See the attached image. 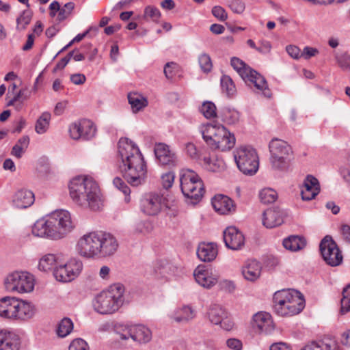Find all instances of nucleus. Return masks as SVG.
<instances>
[{
	"label": "nucleus",
	"mask_w": 350,
	"mask_h": 350,
	"mask_svg": "<svg viewBox=\"0 0 350 350\" xmlns=\"http://www.w3.org/2000/svg\"><path fill=\"white\" fill-rule=\"evenodd\" d=\"M120 169L124 178L132 186H139L145 182L147 167L139 148L128 138H120L118 142Z\"/></svg>",
	"instance_id": "obj_1"
},
{
	"label": "nucleus",
	"mask_w": 350,
	"mask_h": 350,
	"mask_svg": "<svg viewBox=\"0 0 350 350\" xmlns=\"http://www.w3.org/2000/svg\"><path fill=\"white\" fill-rule=\"evenodd\" d=\"M118 248L116 238L104 231H94L83 234L76 245L78 254L88 259H100L113 256Z\"/></svg>",
	"instance_id": "obj_2"
},
{
	"label": "nucleus",
	"mask_w": 350,
	"mask_h": 350,
	"mask_svg": "<svg viewBox=\"0 0 350 350\" xmlns=\"http://www.w3.org/2000/svg\"><path fill=\"white\" fill-rule=\"evenodd\" d=\"M70 196L79 206L98 211L103 206L100 188L95 180L89 176H78L69 184Z\"/></svg>",
	"instance_id": "obj_3"
},
{
	"label": "nucleus",
	"mask_w": 350,
	"mask_h": 350,
	"mask_svg": "<svg viewBox=\"0 0 350 350\" xmlns=\"http://www.w3.org/2000/svg\"><path fill=\"white\" fill-rule=\"evenodd\" d=\"M198 129L202 139L212 150L228 151L235 145L236 139L234 134L221 124H203Z\"/></svg>",
	"instance_id": "obj_4"
},
{
	"label": "nucleus",
	"mask_w": 350,
	"mask_h": 350,
	"mask_svg": "<svg viewBox=\"0 0 350 350\" xmlns=\"http://www.w3.org/2000/svg\"><path fill=\"white\" fill-rule=\"evenodd\" d=\"M273 301L275 312L282 317L297 314L305 306L304 296L295 289H283L275 292Z\"/></svg>",
	"instance_id": "obj_5"
},
{
	"label": "nucleus",
	"mask_w": 350,
	"mask_h": 350,
	"mask_svg": "<svg viewBox=\"0 0 350 350\" xmlns=\"http://www.w3.org/2000/svg\"><path fill=\"white\" fill-rule=\"evenodd\" d=\"M124 287L122 284L110 286L107 291L101 292L93 300L94 310L101 314L116 312L124 303Z\"/></svg>",
	"instance_id": "obj_6"
},
{
	"label": "nucleus",
	"mask_w": 350,
	"mask_h": 350,
	"mask_svg": "<svg viewBox=\"0 0 350 350\" xmlns=\"http://www.w3.org/2000/svg\"><path fill=\"white\" fill-rule=\"evenodd\" d=\"M180 183L183 195L190 200V203L196 204L202 200L205 190L201 178L196 172L182 169L180 171Z\"/></svg>",
	"instance_id": "obj_7"
},
{
	"label": "nucleus",
	"mask_w": 350,
	"mask_h": 350,
	"mask_svg": "<svg viewBox=\"0 0 350 350\" xmlns=\"http://www.w3.org/2000/svg\"><path fill=\"white\" fill-rule=\"evenodd\" d=\"M230 64L247 85H254L256 91L262 92L266 97L271 96V92L263 76L238 57H232Z\"/></svg>",
	"instance_id": "obj_8"
},
{
	"label": "nucleus",
	"mask_w": 350,
	"mask_h": 350,
	"mask_svg": "<svg viewBox=\"0 0 350 350\" xmlns=\"http://www.w3.org/2000/svg\"><path fill=\"white\" fill-rule=\"evenodd\" d=\"M270 163L273 168L285 170L289 165L291 147L288 143L278 138L273 139L269 144Z\"/></svg>",
	"instance_id": "obj_9"
},
{
	"label": "nucleus",
	"mask_w": 350,
	"mask_h": 350,
	"mask_svg": "<svg viewBox=\"0 0 350 350\" xmlns=\"http://www.w3.org/2000/svg\"><path fill=\"white\" fill-rule=\"evenodd\" d=\"M234 158L238 168L244 174L253 175L258 170V157L255 149L251 146L237 148L234 152Z\"/></svg>",
	"instance_id": "obj_10"
},
{
	"label": "nucleus",
	"mask_w": 350,
	"mask_h": 350,
	"mask_svg": "<svg viewBox=\"0 0 350 350\" xmlns=\"http://www.w3.org/2000/svg\"><path fill=\"white\" fill-rule=\"evenodd\" d=\"M49 223L53 226L57 239L64 238L75 228V223L70 213L66 210H55L49 214Z\"/></svg>",
	"instance_id": "obj_11"
},
{
	"label": "nucleus",
	"mask_w": 350,
	"mask_h": 350,
	"mask_svg": "<svg viewBox=\"0 0 350 350\" xmlns=\"http://www.w3.org/2000/svg\"><path fill=\"white\" fill-rule=\"evenodd\" d=\"M5 285L10 291L29 293L34 288L35 280L33 275L28 272L16 271L7 276Z\"/></svg>",
	"instance_id": "obj_12"
},
{
	"label": "nucleus",
	"mask_w": 350,
	"mask_h": 350,
	"mask_svg": "<svg viewBox=\"0 0 350 350\" xmlns=\"http://www.w3.org/2000/svg\"><path fill=\"white\" fill-rule=\"evenodd\" d=\"M82 269L83 263L81 260L73 258L66 261L64 255L63 260H61V263L58 264L57 267H55L53 275L57 280L68 282L77 278L82 271Z\"/></svg>",
	"instance_id": "obj_13"
},
{
	"label": "nucleus",
	"mask_w": 350,
	"mask_h": 350,
	"mask_svg": "<svg viewBox=\"0 0 350 350\" xmlns=\"http://www.w3.org/2000/svg\"><path fill=\"white\" fill-rule=\"evenodd\" d=\"M319 247L323 258L327 265L336 267L342 263V255L332 237L326 236L321 241Z\"/></svg>",
	"instance_id": "obj_14"
},
{
	"label": "nucleus",
	"mask_w": 350,
	"mask_h": 350,
	"mask_svg": "<svg viewBox=\"0 0 350 350\" xmlns=\"http://www.w3.org/2000/svg\"><path fill=\"white\" fill-rule=\"evenodd\" d=\"M96 127L93 122L87 119H83L72 123L69 126L70 137L74 140H89L96 135Z\"/></svg>",
	"instance_id": "obj_15"
},
{
	"label": "nucleus",
	"mask_w": 350,
	"mask_h": 350,
	"mask_svg": "<svg viewBox=\"0 0 350 350\" xmlns=\"http://www.w3.org/2000/svg\"><path fill=\"white\" fill-rule=\"evenodd\" d=\"M164 200L163 195L159 193H146L140 200L141 211L147 215H157L162 209Z\"/></svg>",
	"instance_id": "obj_16"
},
{
	"label": "nucleus",
	"mask_w": 350,
	"mask_h": 350,
	"mask_svg": "<svg viewBox=\"0 0 350 350\" xmlns=\"http://www.w3.org/2000/svg\"><path fill=\"white\" fill-rule=\"evenodd\" d=\"M154 152L156 161L160 165L172 168L178 165V159L175 152L171 150L166 144H155Z\"/></svg>",
	"instance_id": "obj_17"
},
{
	"label": "nucleus",
	"mask_w": 350,
	"mask_h": 350,
	"mask_svg": "<svg viewBox=\"0 0 350 350\" xmlns=\"http://www.w3.org/2000/svg\"><path fill=\"white\" fill-rule=\"evenodd\" d=\"M193 276L200 286L206 288L215 285L219 279L217 271L205 265L198 266L194 270Z\"/></svg>",
	"instance_id": "obj_18"
},
{
	"label": "nucleus",
	"mask_w": 350,
	"mask_h": 350,
	"mask_svg": "<svg viewBox=\"0 0 350 350\" xmlns=\"http://www.w3.org/2000/svg\"><path fill=\"white\" fill-rule=\"evenodd\" d=\"M209 321L214 325H220L226 330H230L233 323L228 318L227 311L221 306L214 304L210 306L208 311Z\"/></svg>",
	"instance_id": "obj_19"
},
{
	"label": "nucleus",
	"mask_w": 350,
	"mask_h": 350,
	"mask_svg": "<svg viewBox=\"0 0 350 350\" xmlns=\"http://www.w3.org/2000/svg\"><path fill=\"white\" fill-rule=\"evenodd\" d=\"M178 271V267L166 260L157 261L154 267L155 278L161 282L170 280Z\"/></svg>",
	"instance_id": "obj_20"
},
{
	"label": "nucleus",
	"mask_w": 350,
	"mask_h": 350,
	"mask_svg": "<svg viewBox=\"0 0 350 350\" xmlns=\"http://www.w3.org/2000/svg\"><path fill=\"white\" fill-rule=\"evenodd\" d=\"M226 246L232 250H240L245 244V237L236 227L230 226L224 231Z\"/></svg>",
	"instance_id": "obj_21"
},
{
	"label": "nucleus",
	"mask_w": 350,
	"mask_h": 350,
	"mask_svg": "<svg viewBox=\"0 0 350 350\" xmlns=\"http://www.w3.org/2000/svg\"><path fill=\"white\" fill-rule=\"evenodd\" d=\"M252 325L261 333L270 334L274 329V324L271 314L267 312L260 311L254 314Z\"/></svg>",
	"instance_id": "obj_22"
},
{
	"label": "nucleus",
	"mask_w": 350,
	"mask_h": 350,
	"mask_svg": "<svg viewBox=\"0 0 350 350\" xmlns=\"http://www.w3.org/2000/svg\"><path fill=\"white\" fill-rule=\"evenodd\" d=\"M53 226L49 223V215L45 217L40 219L36 221L32 227V234L38 237H46L52 239L57 240V236L55 234Z\"/></svg>",
	"instance_id": "obj_23"
},
{
	"label": "nucleus",
	"mask_w": 350,
	"mask_h": 350,
	"mask_svg": "<svg viewBox=\"0 0 350 350\" xmlns=\"http://www.w3.org/2000/svg\"><path fill=\"white\" fill-rule=\"evenodd\" d=\"M35 200L33 193L29 189H21L12 196V205L18 209L27 208L31 206Z\"/></svg>",
	"instance_id": "obj_24"
},
{
	"label": "nucleus",
	"mask_w": 350,
	"mask_h": 350,
	"mask_svg": "<svg viewBox=\"0 0 350 350\" xmlns=\"http://www.w3.org/2000/svg\"><path fill=\"white\" fill-rule=\"evenodd\" d=\"M21 338L14 332L0 330V350H19Z\"/></svg>",
	"instance_id": "obj_25"
},
{
	"label": "nucleus",
	"mask_w": 350,
	"mask_h": 350,
	"mask_svg": "<svg viewBox=\"0 0 350 350\" xmlns=\"http://www.w3.org/2000/svg\"><path fill=\"white\" fill-rule=\"evenodd\" d=\"M284 221V213L279 208H268L263 213L262 224L267 228L281 225Z\"/></svg>",
	"instance_id": "obj_26"
},
{
	"label": "nucleus",
	"mask_w": 350,
	"mask_h": 350,
	"mask_svg": "<svg viewBox=\"0 0 350 350\" xmlns=\"http://www.w3.org/2000/svg\"><path fill=\"white\" fill-rule=\"evenodd\" d=\"M320 191V185L318 180L312 176H307L301 191L303 200L309 201L315 198Z\"/></svg>",
	"instance_id": "obj_27"
},
{
	"label": "nucleus",
	"mask_w": 350,
	"mask_h": 350,
	"mask_svg": "<svg viewBox=\"0 0 350 350\" xmlns=\"http://www.w3.org/2000/svg\"><path fill=\"white\" fill-rule=\"evenodd\" d=\"M211 203L215 211L220 215H226L234 210L233 201L226 196L217 195Z\"/></svg>",
	"instance_id": "obj_28"
},
{
	"label": "nucleus",
	"mask_w": 350,
	"mask_h": 350,
	"mask_svg": "<svg viewBox=\"0 0 350 350\" xmlns=\"http://www.w3.org/2000/svg\"><path fill=\"white\" fill-rule=\"evenodd\" d=\"M130 337L135 342L140 344H146L152 339L150 329L143 325H135L131 326L129 329Z\"/></svg>",
	"instance_id": "obj_29"
},
{
	"label": "nucleus",
	"mask_w": 350,
	"mask_h": 350,
	"mask_svg": "<svg viewBox=\"0 0 350 350\" xmlns=\"http://www.w3.org/2000/svg\"><path fill=\"white\" fill-rule=\"evenodd\" d=\"M262 271L261 264L256 260H248L242 268V274L248 281L254 282L259 278Z\"/></svg>",
	"instance_id": "obj_30"
},
{
	"label": "nucleus",
	"mask_w": 350,
	"mask_h": 350,
	"mask_svg": "<svg viewBox=\"0 0 350 350\" xmlns=\"http://www.w3.org/2000/svg\"><path fill=\"white\" fill-rule=\"evenodd\" d=\"M35 314L34 306L29 302L17 299L13 320H28Z\"/></svg>",
	"instance_id": "obj_31"
},
{
	"label": "nucleus",
	"mask_w": 350,
	"mask_h": 350,
	"mask_svg": "<svg viewBox=\"0 0 350 350\" xmlns=\"http://www.w3.org/2000/svg\"><path fill=\"white\" fill-rule=\"evenodd\" d=\"M64 254L61 253L57 254H47L44 255L39 260L38 269L42 271H48L55 269L58 264L61 263V260H63Z\"/></svg>",
	"instance_id": "obj_32"
},
{
	"label": "nucleus",
	"mask_w": 350,
	"mask_h": 350,
	"mask_svg": "<svg viewBox=\"0 0 350 350\" xmlns=\"http://www.w3.org/2000/svg\"><path fill=\"white\" fill-rule=\"evenodd\" d=\"M217 255V245L213 243H202L197 249V256L199 259L204 262L213 260Z\"/></svg>",
	"instance_id": "obj_33"
},
{
	"label": "nucleus",
	"mask_w": 350,
	"mask_h": 350,
	"mask_svg": "<svg viewBox=\"0 0 350 350\" xmlns=\"http://www.w3.org/2000/svg\"><path fill=\"white\" fill-rule=\"evenodd\" d=\"M200 163L204 169L213 172H220L226 168L224 160L215 156L204 155Z\"/></svg>",
	"instance_id": "obj_34"
},
{
	"label": "nucleus",
	"mask_w": 350,
	"mask_h": 350,
	"mask_svg": "<svg viewBox=\"0 0 350 350\" xmlns=\"http://www.w3.org/2000/svg\"><path fill=\"white\" fill-rule=\"evenodd\" d=\"M16 302L17 299L14 297H5L0 299V317L13 320Z\"/></svg>",
	"instance_id": "obj_35"
},
{
	"label": "nucleus",
	"mask_w": 350,
	"mask_h": 350,
	"mask_svg": "<svg viewBox=\"0 0 350 350\" xmlns=\"http://www.w3.org/2000/svg\"><path fill=\"white\" fill-rule=\"evenodd\" d=\"M195 311L189 306H184L175 310L170 318L177 323H187L195 317Z\"/></svg>",
	"instance_id": "obj_36"
},
{
	"label": "nucleus",
	"mask_w": 350,
	"mask_h": 350,
	"mask_svg": "<svg viewBox=\"0 0 350 350\" xmlns=\"http://www.w3.org/2000/svg\"><path fill=\"white\" fill-rule=\"evenodd\" d=\"M284 247L291 252H297L302 250L306 245V239L299 236H290L284 239Z\"/></svg>",
	"instance_id": "obj_37"
},
{
	"label": "nucleus",
	"mask_w": 350,
	"mask_h": 350,
	"mask_svg": "<svg viewBox=\"0 0 350 350\" xmlns=\"http://www.w3.org/2000/svg\"><path fill=\"white\" fill-rule=\"evenodd\" d=\"M152 224L148 220H138L131 228V234L135 236H146L152 230Z\"/></svg>",
	"instance_id": "obj_38"
},
{
	"label": "nucleus",
	"mask_w": 350,
	"mask_h": 350,
	"mask_svg": "<svg viewBox=\"0 0 350 350\" xmlns=\"http://www.w3.org/2000/svg\"><path fill=\"white\" fill-rule=\"evenodd\" d=\"M129 103L133 112L136 113L148 105L147 99L140 94L131 92L128 94Z\"/></svg>",
	"instance_id": "obj_39"
},
{
	"label": "nucleus",
	"mask_w": 350,
	"mask_h": 350,
	"mask_svg": "<svg viewBox=\"0 0 350 350\" xmlns=\"http://www.w3.org/2000/svg\"><path fill=\"white\" fill-rule=\"evenodd\" d=\"M29 144V137L24 135L19 138L16 144L12 147L11 154L17 159H21L25 152Z\"/></svg>",
	"instance_id": "obj_40"
},
{
	"label": "nucleus",
	"mask_w": 350,
	"mask_h": 350,
	"mask_svg": "<svg viewBox=\"0 0 350 350\" xmlns=\"http://www.w3.org/2000/svg\"><path fill=\"white\" fill-rule=\"evenodd\" d=\"M51 118V113L45 111L38 118L35 124V131L38 134L42 135L47 132L49 128Z\"/></svg>",
	"instance_id": "obj_41"
},
{
	"label": "nucleus",
	"mask_w": 350,
	"mask_h": 350,
	"mask_svg": "<svg viewBox=\"0 0 350 350\" xmlns=\"http://www.w3.org/2000/svg\"><path fill=\"white\" fill-rule=\"evenodd\" d=\"M73 327L72 321L70 318L64 317L57 324V334L59 337L64 338L72 332Z\"/></svg>",
	"instance_id": "obj_42"
},
{
	"label": "nucleus",
	"mask_w": 350,
	"mask_h": 350,
	"mask_svg": "<svg viewBox=\"0 0 350 350\" xmlns=\"http://www.w3.org/2000/svg\"><path fill=\"white\" fill-rule=\"evenodd\" d=\"M33 16V12L31 10L27 9L23 10L16 18V29L23 31L26 29L30 23Z\"/></svg>",
	"instance_id": "obj_43"
},
{
	"label": "nucleus",
	"mask_w": 350,
	"mask_h": 350,
	"mask_svg": "<svg viewBox=\"0 0 350 350\" xmlns=\"http://www.w3.org/2000/svg\"><path fill=\"white\" fill-rule=\"evenodd\" d=\"M222 120L228 124H234L239 120V113L229 108H225L221 111Z\"/></svg>",
	"instance_id": "obj_44"
},
{
	"label": "nucleus",
	"mask_w": 350,
	"mask_h": 350,
	"mask_svg": "<svg viewBox=\"0 0 350 350\" xmlns=\"http://www.w3.org/2000/svg\"><path fill=\"white\" fill-rule=\"evenodd\" d=\"M334 58L342 70L350 71V54L347 52H337L334 53Z\"/></svg>",
	"instance_id": "obj_45"
},
{
	"label": "nucleus",
	"mask_w": 350,
	"mask_h": 350,
	"mask_svg": "<svg viewBox=\"0 0 350 350\" xmlns=\"http://www.w3.org/2000/svg\"><path fill=\"white\" fill-rule=\"evenodd\" d=\"M200 112L207 119L217 117V108L211 101H204L200 108Z\"/></svg>",
	"instance_id": "obj_46"
},
{
	"label": "nucleus",
	"mask_w": 350,
	"mask_h": 350,
	"mask_svg": "<svg viewBox=\"0 0 350 350\" xmlns=\"http://www.w3.org/2000/svg\"><path fill=\"white\" fill-rule=\"evenodd\" d=\"M278 198V194L275 190L271 188L262 189L259 193V198L261 202L264 204H271L274 202Z\"/></svg>",
	"instance_id": "obj_47"
},
{
	"label": "nucleus",
	"mask_w": 350,
	"mask_h": 350,
	"mask_svg": "<svg viewBox=\"0 0 350 350\" xmlns=\"http://www.w3.org/2000/svg\"><path fill=\"white\" fill-rule=\"evenodd\" d=\"M161 16L159 10L154 6L148 5L144 9V18L146 20L150 19L153 22L158 23Z\"/></svg>",
	"instance_id": "obj_48"
},
{
	"label": "nucleus",
	"mask_w": 350,
	"mask_h": 350,
	"mask_svg": "<svg viewBox=\"0 0 350 350\" xmlns=\"http://www.w3.org/2000/svg\"><path fill=\"white\" fill-rule=\"evenodd\" d=\"M340 304V312L342 314H345L350 311V284L343 289Z\"/></svg>",
	"instance_id": "obj_49"
},
{
	"label": "nucleus",
	"mask_w": 350,
	"mask_h": 350,
	"mask_svg": "<svg viewBox=\"0 0 350 350\" xmlns=\"http://www.w3.org/2000/svg\"><path fill=\"white\" fill-rule=\"evenodd\" d=\"M184 151L186 154L192 160L200 163L202 157L200 154L196 146L191 142L186 143Z\"/></svg>",
	"instance_id": "obj_50"
},
{
	"label": "nucleus",
	"mask_w": 350,
	"mask_h": 350,
	"mask_svg": "<svg viewBox=\"0 0 350 350\" xmlns=\"http://www.w3.org/2000/svg\"><path fill=\"white\" fill-rule=\"evenodd\" d=\"M198 62L202 71L204 73H208L211 71L213 64L209 55L202 53L198 57Z\"/></svg>",
	"instance_id": "obj_51"
},
{
	"label": "nucleus",
	"mask_w": 350,
	"mask_h": 350,
	"mask_svg": "<svg viewBox=\"0 0 350 350\" xmlns=\"http://www.w3.org/2000/svg\"><path fill=\"white\" fill-rule=\"evenodd\" d=\"M221 85L222 90L225 91L228 96H232L236 92L235 85L230 77H222L221 79Z\"/></svg>",
	"instance_id": "obj_52"
},
{
	"label": "nucleus",
	"mask_w": 350,
	"mask_h": 350,
	"mask_svg": "<svg viewBox=\"0 0 350 350\" xmlns=\"http://www.w3.org/2000/svg\"><path fill=\"white\" fill-rule=\"evenodd\" d=\"M75 8V3L73 2L66 3L63 8H61L59 12L57 14V20L62 21L65 20L71 13Z\"/></svg>",
	"instance_id": "obj_53"
},
{
	"label": "nucleus",
	"mask_w": 350,
	"mask_h": 350,
	"mask_svg": "<svg viewBox=\"0 0 350 350\" xmlns=\"http://www.w3.org/2000/svg\"><path fill=\"white\" fill-rule=\"evenodd\" d=\"M174 178L175 174L172 171L163 174L161 177L163 187L165 189L171 188L173 185Z\"/></svg>",
	"instance_id": "obj_54"
},
{
	"label": "nucleus",
	"mask_w": 350,
	"mask_h": 350,
	"mask_svg": "<svg viewBox=\"0 0 350 350\" xmlns=\"http://www.w3.org/2000/svg\"><path fill=\"white\" fill-rule=\"evenodd\" d=\"M68 350H89V346L84 340L76 338L70 344Z\"/></svg>",
	"instance_id": "obj_55"
},
{
	"label": "nucleus",
	"mask_w": 350,
	"mask_h": 350,
	"mask_svg": "<svg viewBox=\"0 0 350 350\" xmlns=\"http://www.w3.org/2000/svg\"><path fill=\"white\" fill-rule=\"evenodd\" d=\"M113 183L114 186L122 191L126 196H129L131 193L130 188L122 178L116 177L113 180Z\"/></svg>",
	"instance_id": "obj_56"
},
{
	"label": "nucleus",
	"mask_w": 350,
	"mask_h": 350,
	"mask_svg": "<svg viewBox=\"0 0 350 350\" xmlns=\"http://www.w3.org/2000/svg\"><path fill=\"white\" fill-rule=\"evenodd\" d=\"M212 14L221 21H224L228 18L226 10L221 6L213 7L212 9Z\"/></svg>",
	"instance_id": "obj_57"
},
{
	"label": "nucleus",
	"mask_w": 350,
	"mask_h": 350,
	"mask_svg": "<svg viewBox=\"0 0 350 350\" xmlns=\"http://www.w3.org/2000/svg\"><path fill=\"white\" fill-rule=\"evenodd\" d=\"M229 6L234 13L237 14L242 13L245 10V3L241 0H232Z\"/></svg>",
	"instance_id": "obj_58"
},
{
	"label": "nucleus",
	"mask_w": 350,
	"mask_h": 350,
	"mask_svg": "<svg viewBox=\"0 0 350 350\" xmlns=\"http://www.w3.org/2000/svg\"><path fill=\"white\" fill-rule=\"evenodd\" d=\"M74 53L75 51L69 52L66 57H64L59 62H58L53 69V72H55L58 70L63 69L68 64Z\"/></svg>",
	"instance_id": "obj_59"
},
{
	"label": "nucleus",
	"mask_w": 350,
	"mask_h": 350,
	"mask_svg": "<svg viewBox=\"0 0 350 350\" xmlns=\"http://www.w3.org/2000/svg\"><path fill=\"white\" fill-rule=\"evenodd\" d=\"M319 53V51L316 48L305 46L301 53V56L306 59H308Z\"/></svg>",
	"instance_id": "obj_60"
},
{
	"label": "nucleus",
	"mask_w": 350,
	"mask_h": 350,
	"mask_svg": "<svg viewBox=\"0 0 350 350\" xmlns=\"http://www.w3.org/2000/svg\"><path fill=\"white\" fill-rule=\"evenodd\" d=\"M288 54L294 59H299L301 56V51L299 47L295 45H288L286 48Z\"/></svg>",
	"instance_id": "obj_61"
},
{
	"label": "nucleus",
	"mask_w": 350,
	"mask_h": 350,
	"mask_svg": "<svg viewBox=\"0 0 350 350\" xmlns=\"http://www.w3.org/2000/svg\"><path fill=\"white\" fill-rule=\"evenodd\" d=\"M226 345L228 348L233 350H241L242 349V342L237 338H229L226 340Z\"/></svg>",
	"instance_id": "obj_62"
},
{
	"label": "nucleus",
	"mask_w": 350,
	"mask_h": 350,
	"mask_svg": "<svg viewBox=\"0 0 350 350\" xmlns=\"http://www.w3.org/2000/svg\"><path fill=\"white\" fill-rule=\"evenodd\" d=\"M340 173L344 180L350 183V161L348 164L340 167Z\"/></svg>",
	"instance_id": "obj_63"
},
{
	"label": "nucleus",
	"mask_w": 350,
	"mask_h": 350,
	"mask_svg": "<svg viewBox=\"0 0 350 350\" xmlns=\"http://www.w3.org/2000/svg\"><path fill=\"white\" fill-rule=\"evenodd\" d=\"M271 49V44L269 41L262 40L260 42V46L257 48V51L262 54L269 53Z\"/></svg>",
	"instance_id": "obj_64"
}]
</instances>
